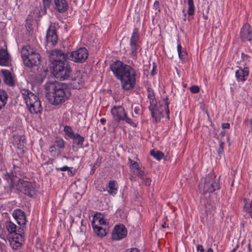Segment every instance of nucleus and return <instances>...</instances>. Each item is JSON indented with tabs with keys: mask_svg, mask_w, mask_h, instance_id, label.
Returning <instances> with one entry per match:
<instances>
[{
	"mask_svg": "<svg viewBox=\"0 0 252 252\" xmlns=\"http://www.w3.org/2000/svg\"><path fill=\"white\" fill-rule=\"evenodd\" d=\"M49 60L53 64V73L55 76L61 80H77L71 74L72 70L65 58L64 53L59 49H55L51 52Z\"/></svg>",
	"mask_w": 252,
	"mask_h": 252,
	"instance_id": "f257e3e1",
	"label": "nucleus"
},
{
	"mask_svg": "<svg viewBox=\"0 0 252 252\" xmlns=\"http://www.w3.org/2000/svg\"><path fill=\"white\" fill-rule=\"evenodd\" d=\"M110 67L115 77L120 80L124 90H129L135 87L136 74L132 67L120 61H116L110 65Z\"/></svg>",
	"mask_w": 252,
	"mask_h": 252,
	"instance_id": "f03ea898",
	"label": "nucleus"
},
{
	"mask_svg": "<svg viewBox=\"0 0 252 252\" xmlns=\"http://www.w3.org/2000/svg\"><path fill=\"white\" fill-rule=\"evenodd\" d=\"M45 89L50 97V102L54 105L62 104L70 95L69 89L66 85L58 82L46 83Z\"/></svg>",
	"mask_w": 252,
	"mask_h": 252,
	"instance_id": "7ed1b4c3",
	"label": "nucleus"
},
{
	"mask_svg": "<svg viewBox=\"0 0 252 252\" xmlns=\"http://www.w3.org/2000/svg\"><path fill=\"white\" fill-rule=\"evenodd\" d=\"M147 95L150 103L149 109L151 112L153 119L156 123H157L160 121L161 115H162L164 112L167 115L169 113L168 102L167 101V98H166V100L163 99L158 104L155 98L154 90L151 88L148 87L147 89Z\"/></svg>",
	"mask_w": 252,
	"mask_h": 252,
	"instance_id": "20e7f679",
	"label": "nucleus"
},
{
	"mask_svg": "<svg viewBox=\"0 0 252 252\" xmlns=\"http://www.w3.org/2000/svg\"><path fill=\"white\" fill-rule=\"evenodd\" d=\"M21 54L24 65L28 67L36 66L40 63V54L30 45H26L22 47Z\"/></svg>",
	"mask_w": 252,
	"mask_h": 252,
	"instance_id": "39448f33",
	"label": "nucleus"
},
{
	"mask_svg": "<svg viewBox=\"0 0 252 252\" xmlns=\"http://www.w3.org/2000/svg\"><path fill=\"white\" fill-rule=\"evenodd\" d=\"M220 188V180L214 173H210L202 178L199 185L200 191L204 194L212 193Z\"/></svg>",
	"mask_w": 252,
	"mask_h": 252,
	"instance_id": "423d86ee",
	"label": "nucleus"
},
{
	"mask_svg": "<svg viewBox=\"0 0 252 252\" xmlns=\"http://www.w3.org/2000/svg\"><path fill=\"white\" fill-rule=\"evenodd\" d=\"M21 95L25 101L27 107L31 113L37 114L42 110L40 101L38 97L28 90L21 91Z\"/></svg>",
	"mask_w": 252,
	"mask_h": 252,
	"instance_id": "0eeeda50",
	"label": "nucleus"
},
{
	"mask_svg": "<svg viewBox=\"0 0 252 252\" xmlns=\"http://www.w3.org/2000/svg\"><path fill=\"white\" fill-rule=\"evenodd\" d=\"M140 43L138 30L135 28L130 37L128 47L129 55L134 60H137V54L142 50Z\"/></svg>",
	"mask_w": 252,
	"mask_h": 252,
	"instance_id": "6e6552de",
	"label": "nucleus"
},
{
	"mask_svg": "<svg viewBox=\"0 0 252 252\" xmlns=\"http://www.w3.org/2000/svg\"><path fill=\"white\" fill-rule=\"evenodd\" d=\"M65 58L74 63H82L88 59L89 52L85 47H80L79 49L71 52L64 53Z\"/></svg>",
	"mask_w": 252,
	"mask_h": 252,
	"instance_id": "1a4fd4ad",
	"label": "nucleus"
},
{
	"mask_svg": "<svg viewBox=\"0 0 252 252\" xmlns=\"http://www.w3.org/2000/svg\"><path fill=\"white\" fill-rule=\"evenodd\" d=\"M18 179L16 187L19 191L30 197H32L35 194L36 185L35 183L24 181L20 177Z\"/></svg>",
	"mask_w": 252,
	"mask_h": 252,
	"instance_id": "9d476101",
	"label": "nucleus"
},
{
	"mask_svg": "<svg viewBox=\"0 0 252 252\" xmlns=\"http://www.w3.org/2000/svg\"><path fill=\"white\" fill-rule=\"evenodd\" d=\"M111 113L114 120L117 122L124 121L130 125L134 124L132 120L127 116L124 108L122 106H114L111 109Z\"/></svg>",
	"mask_w": 252,
	"mask_h": 252,
	"instance_id": "9b49d317",
	"label": "nucleus"
},
{
	"mask_svg": "<svg viewBox=\"0 0 252 252\" xmlns=\"http://www.w3.org/2000/svg\"><path fill=\"white\" fill-rule=\"evenodd\" d=\"M58 36L55 26L50 25L46 31L45 46L47 51L54 47L57 43Z\"/></svg>",
	"mask_w": 252,
	"mask_h": 252,
	"instance_id": "f8f14e48",
	"label": "nucleus"
},
{
	"mask_svg": "<svg viewBox=\"0 0 252 252\" xmlns=\"http://www.w3.org/2000/svg\"><path fill=\"white\" fill-rule=\"evenodd\" d=\"M15 236L12 237V240H9L10 246L13 249H17L20 247L24 242V231L22 226L19 228H16Z\"/></svg>",
	"mask_w": 252,
	"mask_h": 252,
	"instance_id": "ddd939ff",
	"label": "nucleus"
},
{
	"mask_svg": "<svg viewBox=\"0 0 252 252\" xmlns=\"http://www.w3.org/2000/svg\"><path fill=\"white\" fill-rule=\"evenodd\" d=\"M127 234L125 226L123 224L115 225L112 232L111 238L115 241H120L124 239Z\"/></svg>",
	"mask_w": 252,
	"mask_h": 252,
	"instance_id": "4468645a",
	"label": "nucleus"
},
{
	"mask_svg": "<svg viewBox=\"0 0 252 252\" xmlns=\"http://www.w3.org/2000/svg\"><path fill=\"white\" fill-rule=\"evenodd\" d=\"M12 164L13 169L10 173L9 176L12 181H16V179L17 178L22 176L21 170L23 164L20 160L15 159L13 160Z\"/></svg>",
	"mask_w": 252,
	"mask_h": 252,
	"instance_id": "2eb2a0df",
	"label": "nucleus"
},
{
	"mask_svg": "<svg viewBox=\"0 0 252 252\" xmlns=\"http://www.w3.org/2000/svg\"><path fill=\"white\" fill-rule=\"evenodd\" d=\"M54 8L60 13H63L68 9V4L66 0H53Z\"/></svg>",
	"mask_w": 252,
	"mask_h": 252,
	"instance_id": "dca6fc26",
	"label": "nucleus"
},
{
	"mask_svg": "<svg viewBox=\"0 0 252 252\" xmlns=\"http://www.w3.org/2000/svg\"><path fill=\"white\" fill-rule=\"evenodd\" d=\"M12 215L20 226H23L26 224V217L24 211L20 209L15 210L12 213Z\"/></svg>",
	"mask_w": 252,
	"mask_h": 252,
	"instance_id": "f3484780",
	"label": "nucleus"
},
{
	"mask_svg": "<svg viewBox=\"0 0 252 252\" xmlns=\"http://www.w3.org/2000/svg\"><path fill=\"white\" fill-rule=\"evenodd\" d=\"M249 75V69L247 67L242 68L239 67V69L235 72V76L238 81L244 82L246 81Z\"/></svg>",
	"mask_w": 252,
	"mask_h": 252,
	"instance_id": "a211bd4d",
	"label": "nucleus"
},
{
	"mask_svg": "<svg viewBox=\"0 0 252 252\" xmlns=\"http://www.w3.org/2000/svg\"><path fill=\"white\" fill-rule=\"evenodd\" d=\"M10 63V57L6 49H0V65L7 66Z\"/></svg>",
	"mask_w": 252,
	"mask_h": 252,
	"instance_id": "6ab92c4d",
	"label": "nucleus"
},
{
	"mask_svg": "<svg viewBox=\"0 0 252 252\" xmlns=\"http://www.w3.org/2000/svg\"><path fill=\"white\" fill-rule=\"evenodd\" d=\"M4 226L8 232L9 240H12V237L16 235V225L11 221H6Z\"/></svg>",
	"mask_w": 252,
	"mask_h": 252,
	"instance_id": "aec40b11",
	"label": "nucleus"
},
{
	"mask_svg": "<svg viewBox=\"0 0 252 252\" xmlns=\"http://www.w3.org/2000/svg\"><path fill=\"white\" fill-rule=\"evenodd\" d=\"M92 226L94 233L97 235V236L102 237L106 235L107 232L106 229L95 224L94 218L93 219L92 221Z\"/></svg>",
	"mask_w": 252,
	"mask_h": 252,
	"instance_id": "412c9836",
	"label": "nucleus"
},
{
	"mask_svg": "<svg viewBox=\"0 0 252 252\" xmlns=\"http://www.w3.org/2000/svg\"><path fill=\"white\" fill-rule=\"evenodd\" d=\"M1 72L3 76V80L5 83L10 86H12L14 84L11 72L5 69H1Z\"/></svg>",
	"mask_w": 252,
	"mask_h": 252,
	"instance_id": "4be33fe9",
	"label": "nucleus"
},
{
	"mask_svg": "<svg viewBox=\"0 0 252 252\" xmlns=\"http://www.w3.org/2000/svg\"><path fill=\"white\" fill-rule=\"evenodd\" d=\"M108 189H107V190L109 194L112 195V196H114L116 194L118 190V187L117 184L115 181H110L108 183Z\"/></svg>",
	"mask_w": 252,
	"mask_h": 252,
	"instance_id": "5701e85b",
	"label": "nucleus"
},
{
	"mask_svg": "<svg viewBox=\"0 0 252 252\" xmlns=\"http://www.w3.org/2000/svg\"><path fill=\"white\" fill-rule=\"evenodd\" d=\"M71 139L73 140V144H75L78 148L82 147L84 138L81 136L80 134L76 133Z\"/></svg>",
	"mask_w": 252,
	"mask_h": 252,
	"instance_id": "b1692460",
	"label": "nucleus"
},
{
	"mask_svg": "<svg viewBox=\"0 0 252 252\" xmlns=\"http://www.w3.org/2000/svg\"><path fill=\"white\" fill-rule=\"evenodd\" d=\"M7 99L8 95L6 92L3 90H0V110L4 107L6 104Z\"/></svg>",
	"mask_w": 252,
	"mask_h": 252,
	"instance_id": "393cba45",
	"label": "nucleus"
},
{
	"mask_svg": "<svg viewBox=\"0 0 252 252\" xmlns=\"http://www.w3.org/2000/svg\"><path fill=\"white\" fill-rule=\"evenodd\" d=\"M241 37L246 38L252 44V27L250 28L246 32L244 31L241 32Z\"/></svg>",
	"mask_w": 252,
	"mask_h": 252,
	"instance_id": "a878e982",
	"label": "nucleus"
},
{
	"mask_svg": "<svg viewBox=\"0 0 252 252\" xmlns=\"http://www.w3.org/2000/svg\"><path fill=\"white\" fill-rule=\"evenodd\" d=\"M150 154L151 156L158 160H160L164 157V154L159 151H155L152 150L150 151Z\"/></svg>",
	"mask_w": 252,
	"mask_h": 252,
	"instance_id": "bb28decb",
	"label": "nucleus"
},
{
	"mask_svg": "<svg viewBox=\"0 0 252 252\" xmlns=\"http://www.w3.org/2000/svg\"><path fill=\"white\" fill-rule=\"evenodd\" d=\"M188 4L189 6L188 14L189 16L193 15L195 11L193 0H188Z\"/></svg>",
	"mask_w": 252,
	"mask_h": 252,
	"instance_id": "cd10ccee",
	"label": "nucleus"
},
{
	"mask_svg": "<svg viewBox=\"0 0 252 252\" xmlns=\"http://www.w3.org/2000/svg\"><path fill=\"white\" fill-rule=\"evenodd\" d=\"M63 131L65 134L70 138H71L75 134L73 129L69 126H64Z\"/></svg>",
	"mask_w": 252,
	"mask_h": 252,
	"instance_id": "c85d7f7f",
	"label": "nucleus"
},
{
	"mask_svg": "<svg viewBox=\"0 0 252 252\" xmlns=\"http://www.w3.org/2000/svg\"><path fill=\"white\" fill-rule=\"evenodd\" d=\"M55 145L56 147L60 149H63L65 147V141L63 139L60 137H57L55 141Z\"/></svg>",
	"mask_w": 252,
	"mask_h": 252,
	"instance_id": "c756f323",
	"label": "nucleus"
},
{
	"mask_svg": "<svg viewBox=\"0 0 252 252\" xmlns=\"http://www.w3.org/2000/svg\"><path fill=\"white\" fill-rule=\"evenodd\" d=\"M135 174L141 179H144L146 176V173L144 168H140Z\"/></svg>",
	"mask_w": 252,
	"mask_h": 252,
	"instance_id": "7c9ffc66",
	"label": "nucleus"
},
{
	"mask_svg": "<svg viewBox=\"0 0 252 252\" xmlns=\"http://www.w3.org/2000/svg\"><path fill=\"white\" fill-rule=\"evenodd\" d=\"M52 0H42V4L44 7V13H46V10L49 8L51 5Z\"/></svg>",
	"mask_w": 252,
	"mask_h": 252,
	"instance_id": "2f4dec72",
	"label": "nucleus"
},
{
	"mask_svg": "<svg viewBox=\"0 0 252 252\" xmlns=\"http://www.w3.org/2000/svg\"><path fill=\"white\" fill-rule=\"evenodd\" d=\"M129 168L130 171L135 174L140 168V167L137 162L136 163H133Z\"/></svg>",
	"mask_w": 252,
	"mask_h": 252,
	"instance_id": "473e14b6",
	"label": "nucleus"
},
{
	"mask_svg": "<svg viewBox=\"0 0 252 252\" xmlns=\"http://www.w3.org/2000/svg\"><path fill=\"white\" fill-rule=\"evenodd\" d=\"M243 203L245 204L243 207L244 211L246 212L251 213L252 212L251 209L252 208L250 207V204L249 205L247 204V201L245 198L243 200Z\"/></svg>",
	"mask_w": 252,
	"mask_h": 252,
	"instance_id": "72a5a7b5",
	"label": "nucleus"
},
{
	"mask_svg": "<svg viewBox=\"0 0 252 252\" xmlns=\"http://www.w3.org/2000/svg\"><path fill=\"white\" fill-rule=\"evenodd\" d=\"M224 145V142H220L219 147L218 150V153L220 157L221 154L223 153Z\"/></svg>",
	"mask_w": 252,
	"mask_h": 252,
	"instance_id": "f704fd0d",
	"label": "nucleus"
},
{
	"mask_svg": "<svg viewBox=\"0 0 252 252\" xmlns=\"http://www.w3.org/2000/svg\"><path fill=\"white\" fill-rule=\"evenodd\" d=\"M143 180V184L146 186H149L151 185L152 180L149 177H147L146 176L144 178Z\"/></svg>",
	"mask_w": 252,
	"mask_h": 252,
	"instance_id": "c9c22d12",
	"label": "nucleus"
},
{
	"mask_svg": "<svg viewBox=\"0 0 252 252\" xmlns=\"http://www.w3.org/2000/svg\"><path fill=\"white\" fill-rule=\"evenodd\" d=\"M179 57L180 59L183 60L185 59L187 56V53L185 50L184 49H182V50L180 51V52H178Z\"/></svg>",
	"mask_w": 252,
	"mask_h": 252,
	"instance_id": "e433bc0d",
	"label": "nucleus"
},
{
	"mask_svg": "<svg viewBox=\"0 0 252 252\" xmlns=\"http://www.w3.org/2000/svg\"><path fill=\"white\" fill-rule=\"evenodd\" d=\"M190 91L193 94H196L199 91V88L198 86L193 85L189 88Z\"/></svg>",
	"mask_w": 252,
	"mask_h": 252,
	"instance_id": "4c0bfd02",
	"label": "nucleus"
},
{
	"mask_svg": "<svg viewBox=\"0 0 252 252\" xmlns=\"http://www.w3.org/2000/svg\"><path fill=\"white\" fill-rule=\"evenodd\" d=\"M56 146L55 145L51 146L49 147V152L52 155H55L56 154Z\"/></svg>",
	"mask_w": 252,
	"mask_h": 252,
	"instance_id": "58836bf2",
	"label": "nucleus"
},
{
	"mask_svg": "<svg viewBox=\"0 0 252 252\" xmlns=\"http://www.w3.org/2000/svg\"><path fill=\"white\" fill-rule=\"evenodd\" d=\"M56 170L57 171H67L68 169H69V167L67 166H63L62 167H56L55 168Z\"/></svg>",
	"mask_w": 252,
	"mask_h": 252,
	"instance_id": "ea45409f",
	"label": "nucleus"
},
{
	"mask_svg": "<svg viewBox=\"0 0 252 252\" xmlns=\"http://www.w3.org/2000/svg\"><path fill=\"white\" fill-rule=\"evenodd\" d=\"M94 220H95V219H94ZM96 220H98L99 225H105L106 224V221L102 218H97L96 219Z\"/></svg>",
	"mask_w": 252,
	"mask_h": 252,
	"instance_id": "a19ab883",
	"label": "nucleus"
},
{
	"mask_svg": "<svg viewBox=\"0 0 252 252\" xmlns=\"http://www.w3.org/2000/svg\"><path fill=\"white\" fill-rule=\"evenodd\" d=\"M73 167H69L67 170L68 174L70 176H73L76 173V170L74 169L72 170Z\"/></svg>",
	"mask_w": 252,
	"mask_h": 252,
	"instance_id": "79ce46f5",
	"label": "nucleus"
},
{
	"mask_svg": "<svg viewBox=\"0 0 252 252\" xmlns=\"http://www.w3.org/2000/svg\"><path fill=\"white\" fill-rule=\"evenodd\" d=\"M196 250L200 252H204V249L203 246L201 244H198L196 246Z\"/></svg>",
	"mask_w": 252,
	"mask_h": 252,
	"instance_id": "37998d69",
	"label": "nucleus"
},
{
	"mask_svg": "<svg viewBox=\"0 0 252 252\" xmlns=\"http://www.w3.org/2000/svg\"><path fill=\"white\" fill-rule=\"evenodd\" d=\"M221 127L223 129H229L230 128V124L228 123H223L221 125Z\"/></svg>",
	"mask_w": 252,
	"mask_h": 252,
	"instance_id": "c03bdc74",
	"label": "nucleus"
},
{
	"mask_svg": "<svg viewBox=\"0 0 252 252\" xmlns=\"http://www.w3.org/2000/svg\"><path fill=\"white\" fill-rule=\"evenodd\" d=\"M136 162H137L136 161H133L132 159H131L130 158H129L128 160L127 164L128 165L129 167H130L131 166V165L133 163H136Z\"/></svg>",
	"mask_w": 252,
	"mask_h": 252,
	"instance_id": "a18cd8bd",
	"label": "nucleus"
},
{
	"mask_svg": "<svg viewBox=\"0 0 252 252\" xmlns=\"http://www.w3.org/2000/svg\"><path fill=\"white\" fill-rule=\"evenodd\" d=\"M159 2L158 1H156L154 4V7L156 9H158L159 8Z\"/></svg>",
	"mask_w": 252,
	"mask_h": 252,
	"instance_id": "49530a36",
	"label": "nucleus"
},
{
	"mask_svg": "<svg viewBox=\"0 0 252 252\" xmlns=\"http://www.w3.org/2000/svg\"><path fill=\"white\" fill-rule=\"evenodd\" d=\"M140 111V108L139 106L135 107L134 109V111L137 114H139Z\"/></svg>",
	"mask_w": 252,
	"mask_h": 252,
	"instance_id": "de8ad7c7",
	"label": "nucleus"
},
{
	"mask_svg": "<svg viewBox=\"0 0 252 252\" xmlns=\"http://www.w3.org/2000/svg\"><path fill=\"white\" fill-rule=\"evenodd\" d=\"M177 48L178 52H180V51L182 50V49H183V48L180 44H178L177 45Z\"/></svg>",
	"mask_w": 252,
	"mask_h": 252,
	"instance_id": "09e8293b",
	"label": "nucleus"
},
{
	"mask_svg": "<svg viewBox=\"0 0 252 252\" xmlns=\"http://www.w3.org/2000/svg\"><path fill=\"white\" fill-rule=\"evenodd\" d=\"M248 252H251L252 251L251 249V241L249 240V243L248 244Z\"/></svg>",
	"mask_w": 252,
	"mask_h": 252,
	"instance_id": "8fccbe9b",
	"label": "nucleus"
},
{
	"mask_svg": "<svg viewBox=\"0 0 252 252\" xmlns=\"http://www.w3.org/2000/svg\"><path fill=\"white\" fill-rule=\"evenodd\" d=\"M100 122L101 123V124H102V125H105L106 122V120L105 118H101L100 120Z\"/></svg>",
	"mask_w": 252,
	"mask_h": 252,
	"instance_id": "3c124183",
	"label": "nucleus"
},
{
	"mask_svg": "<svg viewBox=\"0 0 252 252\" xmlns=\"http://www.w3.org/2000/svg\"><path fill=\"white\" fill-rule=\"evenodd\" d=\"M155 70H156V67H153V70L151 72V74L152 75H154L156 74V73L155 72Z\"/></svg>",
	"mask_w": 252,
	"mask_h": 252,
	"instance_id": "603ef678",
	"label": "nucleus"
},
{
	"mask_svg": "<svg viewBox=\"0 0 252 252\" xmlns=\"http://www.w3.org/2000/svg\"><path fill=\"white\" fill-rule=\"evenodd\" d=\"M225 132L224 131H222L220 132V135L222 137H223L225 135Z\"/></svg>",
	"mask_w": 252,
	"mask_h": 252,
	"instance_id": "864d4df0",
	"label": "nucleus"
},
{
	"mask_svg": "<svg viewBox=\"0 0 252 252\" xmlns=\"http://www.w3.org/2000/svg\"><path fill=\"white\" fill-rule=\"evenodd\" d=\"M207 252H214V251H213V250L212 248H209L207 250Z\"/></svg>",
	"mask_w": 252,
	"mask_h": 252,
	"instance_id": "5fc2aeb1",
	"label": "nucleus"
},
{
	"mask_svg": "<svg viewBox=\"0 0 252 252\" xmlns=\"http://www.w3.org/2000/svg\"><path fill=\"white\" fill-rule=\"evenodd\" d=\"M161 226L162 228H165L166 227V223L164 222V223L162 224Z\"/></svg>",
	"mask_w": 252,
	"mask_h": 252,
	"instance_id": "6e6d98bb",
	"label": "nucleus"
},
{
	"mask_svg": "<svg viewBox=\"0 0 252 252\" xmlns=\"http://www.w3.org/2000/svg\"><path fill=\"white\" fill-rule=\"evenodd\" d=\"M236 248H233L230 252H235Z\"/></svg>",
	"mask_w": 252,
	"mask_h": 252,
	"instance_id": "4d7b16f0",
	"label": "nucleus"
},
{
	"mask_svg": "<svg viewBox=\"0 0 252 252\" xmlns=\"http://www.w3.org/2000/svg\"><path fill=\"white\" fill-rule=\"evenodd\" d=\"M2 161V157L1 155L0 154V163H1Z\"/></svg>",
	"mask_w": 252,
	"mask_h": 252,
	"instance_id": "13d9d810",
	"label": "nucleus"
},
{
	"mask_svg": "<svg viewBox=\"0 0 252 252\" xmlns=\"http://www.w3.org/2000/svg\"><path fill=\"white\" fill-rule=\"evenodd\" d=\"M186 16H187V14H186V13H185V14H184V16H185V17H186ZM186 18H185V19H184V21H186Z\"/></svg>",
	"mask_w": 252,
	"mask_h": 252,
	"instance_id": "bf43d9fd",
	"label": "nucleus"
},
{
	"mask_svg": "<svg viewBox=\"0 0 252 252\" xmlns=\"http://www.w3.org/2000/svg\"><path fill=\"white\" fill-rule=\"evenodd\" d=\"M94 171L93 170V169H92V171H91V173L92 174V173H94Z\"/></svg>",
	"mask_w": 252,
	"mask_h": 252,
	"instance_id": "052dcab7",
	"label": "nucleus"
},
{
	"mask_svg": "<svg viewBox=\"0 0 252 252\" xmlns=\"http://www.w3.org/2000/svg\"><path fill=\"white\" fill-rule=\"evenodd\" d=\"M105 189H104V188H103V189H102V191H105Z\"/></svg>",
	"mask_w": 252,
	"mask_h": 252,
	"instance_id": "680f3d73",
	"label": "nucleus"
},
{
	"mask_svg": "<svg viewBox=\"0 0 252 252\" xmlns=\"http://www.w3.org/2000/svg\"><path fill=\"white\" fill-rule=\"evenodd\" d=\"M242 56L245 55L244 53H242Z\"/></svg>",
	"mask_w": 252,
	"mask_h": 252,
	"instance_id": "e2e57ef3",
	"label": "nucleus"
}]
</instances>
